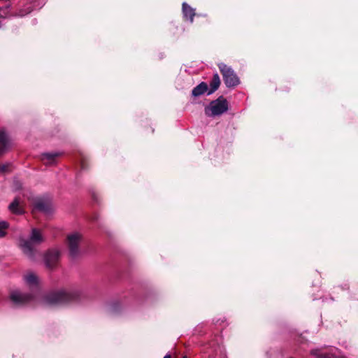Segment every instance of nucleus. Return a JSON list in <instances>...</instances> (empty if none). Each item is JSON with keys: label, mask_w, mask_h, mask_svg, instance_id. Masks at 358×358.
Returning <instances> with one entry per match:
<instances>
[{"label": "nucleus", "mask_w": 358, "mask_h": 358, "mask_svg": "<svg viewBox=\"0 0 358 358\" xmlns=\"http://www.w3.org/2000/svg\"><path fill=\"white\" fill-rule=\"evenodd\" d=\"M44 241L41 231L36 228L31 229L29 238H20L19 247L22 252L30 259L34 260L36 252V247Z\"/></svg>", "instance_id": "nucleus-1"}, {"label": "nucleus", "mask_w": 358, "mask_h": 358, "mask_svg": "<svg viewBox=\"0 0 358 358\" xmlns=\"http://www.w3.org/2000/svg\"><path fill=\"white\" fill-rule=\"evenodd\" d=\"M80 293L78 291L59 290L48 294L43 299L46 305H59L78 300Z\"/></svg>", "instance_id": "nucleus-2"}, {"label": "nucleus", "mask_w": 358, "mask_h": 358, "mask_svg": "<svg viewBox=\"0 0 358 358\" xmlns=\"http://www.w3.org/2000/svg\"><path fill=\"white\" fill-rule=\"evenodd\" d=\"M83 236L78 232H73L67 236V246L69 255L71 258L76 259L80 255V243Z\"/></svg>", "instance_id": "nucleus-3"}, {"label": "nucleus", "mask_w": 358, "mask_h": 358, "mask_svg": "<svg viewBox=\"0 0 358 358\" xmlns=\"http://www.w3.org/2000/svg\"><path fill=\"white\" fill-rule=\"evenodd\" d=\"M228 110V103L225 99H218L210 102L205 108V113L208 116L220 115Z\"/></svg>", "instance_id": "nucleus-4"}, {"label": "nucleus", "mask_w": 358, "mask_h": 358, "mask_svg": "<svg viewBox=\"0 0 358 358\" xmlns=\"http://www.w3.org/2000/svg\"><path fill=\"white\" fill-rule=\"evenodd\" d=\"M221 71L225 85L228 87H234L239 83V79L234 71L224 64L218 65Z\"/></svg>", "instance_id": "nucleus-5"}, {"label": "nucleus", "mask_w": 358, "mask_h": 358, "mask_svg": "<svg viewBox=\"0 0 358 358\" xmlns=\"http://www.w3.org/2000/svg\"><path fill=\"white\" fill-rule=\"evenodd\" d=\"M10 299L15 305H24L29 303L32 299L33 295L30 294H24L19 290H14L10 294Z\"/></svg>", "instance_id": "nucleus-6"}, {"label": "nucleus", "mask_w": 358, "mask_h": 358, "mask_svg": "<svg viewBox=\"0 0 358 358\" xmlns=\"http://www.w3.org/2000/svg\"><path fill=\"white\" fill-rule=\"evenodd\" d=\"M60 252L59 250L53 249L47 252L45 255V264L48 268H53L59 258Z\"/></svg>", "instance_id": "nucleus-7"}, {"label": "nucleus", "mask_w": 358, "mask_h": 358, "mask_svg": "<svg viewBox=\"0 0 358 358\" xmlns=\"http://www.w3.org/2000/svg\"><path fill=\"white\" fill-rule=\"evenodd\" d=\"M182 14L186 20H189L191 23L193 22L196 15L195 10L185 2L182 3Z\"/></svg>", "instance_id": "nucleus-8"}, {"label": "nucleus", "mask_w": 358, "mask_h": 358, "mask_svg": "<svg viewBox=\"0 0 358 358\" xmlns=\"http://www.w3.org/2000/svg\"><path fill=\"white\" fill-rule=\"evenodd\" d=\"M208 85L204 82H201L192 90V94L194 96H199L206 92L208 93Z\"/></svg>", "instance_id": "nucleus-9"}, {"label": "nucleus", "mask_w": 358, "mask_h": 358, "mask_svg": "<svg viewBox=\"0 0 358 358\" xmlns=\"http://www.w3.org/2000/svg\"><path fill=\"white\" fill-rule=\"evenodd\" d=\"M220 79L219 75L216 73L213 75V79L210 83V90L208 92V95L213 94L220 87Z\"/></svg>", "instance_id": "nucleus-10"}, {"label": "nucleus", "mask_w": 358, "mask_h": 358, "mask_svg": "<svg viewBox=\"0 0 358 358\" xmlns=\"http://www.w3.org/2000/svg\"><path fill=\"white\" fill-rule=\"evenodd\" d=\"M60 155L61 153L58 152H45L42 155L41 159L44 163L52 164L54 162L55 159Z\"/></svg>", "instance_id": "nucleus-11"}, {"label": "nucleus", "mask_w": 358, "mask_h": 358, "mask_svg": "<svg viewBox=\"0 0 358 358\" xmlns=\"http://www.w3.org/2000/svg\"><path fill=\"white\" fill-rule=\"evenodd\" d=\"M25 282L30 287H36L38 285V278L33 273H29L24 276Z\"/></svg>", "instance_id": "nucleus-12"}, {"label": "nucleus", "mask_w": 358, "mask_h": 358, "mask_svg": "<svg viewBox=\"0 0 358 358\" xmlns=\"http://www.w3.org/2000/svg\"><path fill=\"white\" fill-rule=\"evenodd\" d=\"M34 208L40 211L48 212L50 210V204L43 200L38 199L36 201Z\"/></svg>", "instance_id": "nucleus-13"}, {"label": "nucleus", "mask_w": 358, "mask_h": 358, "mask_svg": "<svg viewBox=\"0 0 358 358\" xmlns=\"http://www.w3.org/2000/svg\"><path fill=\"white\" fill-rule=\"evenodd\" d=\"M9 210L15 214H22V210L19 206V201L15 199L8 206Z\"/></svg>", "instance_id": "nucleus-14"}, {"label": "nucleus", "mask_w": 358, "mask_h": 358, "mask_svg": "<svg viewBox=\"0 0 358 358\" xmlns=\"http://www.w3.org/2000/svg\"><path fill=\"white\" fill-rule=\"evenodd\" d=\"M314 356L315 358H343L333 353H319L316 350Z\"/></svg>", "instance_id": "nucleus-15"}, {"label": "nucleus", "mask_w": 358, "mask_h": 358, "mask_svg": "<svg viewBox=\"0 0 358 358\" xmlns=\"http://www.w3.org/2000/svg\"><path fill=\"white\" fill-rule=\"evenodd\" d=\"M8 224L6 222H0V238H3L6 235V229L8 228Z\"/></svg>", "instance_id": "nucleus-16"}, {"label": "nucleus", "mask_w": 358, "mask_h": 358, "mask_svg": "<svg viewBox=\"0 0 358 358\" xmlns=\"http://www.w3.org/2000/svg\"><path fill=\"white\" fill-rule=\"evenodd\" d=\"M9 164H0V173H4L9 170Z\"/></svg>", "instance_id": "nucleus-17"}, {"label": "nucleus", "mask_w": 358, "mask_h": 358, "mask_svg": "<svg viewBox=\"0 0 358 358\" xmlns=\"http://www.w3.org/2000/svg\"><path fill=\"white\" fill-rule=\"evenodd\" d=\"M164 358H171V355H166V356H164Z\"/></svg>", "instance_id": "nucleus-18"}, {"label": "nucleus", "mask_w": 358, "mask_h": 358, "mask_svg": "<svg viewBox=\"0 0 358 358\" xmlns=\"http://www.w3.org/2000/svg\"><path fill=\"white\" fill-rule=\"evenodd\" d=\"M184 358H185V357H184Z\"/></svg>", "instance_id": "nucleus-19"}]
</instances>
